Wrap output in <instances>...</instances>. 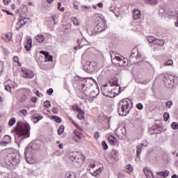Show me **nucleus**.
<instances>
[{"label":"nucleus","instance_id":"obj_12","mask_svg":"<svg viewBox=\"0 0 178 178\" xmlns=\"http://www.w3.org/2000/svg\"><path fill=\"white\" fill-rule=\"evenodd\" d=\"M102 92L103 95L105 97H109V98H112V94H111V90L108 88V84L104 85L101 88Z\"/></svg>","mask_w":178,"mask_h":178},{"label":"nucleus","instance_id":"obj_43","mask_svg":"<svg viewBox=\"0 0 178 178\" xmlns=\"http://www.w3.org/2000/svg\"><path fill=\"white\" fill-rule=\"evenodd\" d=\"M16 123V118H13L11 120H9L8 124L9 126H13Z\"/></svg>","mask_w":178,"mask_h":178},{"label":"nucleus","instance_id":"obj_2","mask_svg":"<svg viewBox=\"0 0 178 178\" xmlns=\"http://www.w3.org/2000/svg\"><path fill=\"white\" fill-rule=\"evenodd\" d=\"M133 108V102L129 99H124L118 104V113L121 116H126Z\"/></svg>","mask_w":178,"mask_h":178},{"label":"nucleus","instance_id":"obj_44","mask_svg":"<svg viewBox=\"0 0 178 178\" xmlns=\"http://www.w3.org/2000/svg\"><path fill=\"white\" fill-rule=\"evenodd\" d=\"M169 118H170L169 113H165L163 114V119L165 122H168V120H169Z\"/></svg>","mask_w":178,"mask_h":178},{"label":"nucleus","instance_id":"obj_61","mask_svg":"<svg viewBox=\"0 0 178 178\" xmlns=\"http://www.w3.org/2000/svg\"><path fill=\"white\" fill-rule=\"evenodd\" d=\"M3 1L5 5H8L9 2H10V0H3Z\"/></svg>","mask_w":178,"mask_h":178},{"label":"nucleus","instance_id":"obj_34","mask_svg":"<svg viewBox=\"0 0 178 178\" xmlns=\"http://www.w3.org/2000/svg\"><path fill=\"white\" fill-rule=\"evenodd\" d=\"M145 2L149 5H156V3H158V0H145Z\"/></svg>","mask_w":178,"mask_h":178},{"label":"nucleus","instance_id":"obj_33","mask_svg":"<svg viewBox=\"0 0 178 178\" xmlns=\"http://www.w3.org/2000/svg\"><path fill=\"white\" fill-rule=\"evenodd\" d=\"M51 118L53 119V120H54L56 123H62V118L56 116V115H54L51 117Z\"/></svg>","mask_w":178,"mask_h":178},{"label":"nucleus","instance_id":"obj_46","mask_svg":"<svg viewBox=\"0 0 178 178\" xmlns=\"http://www.w3.org/2000/svg\"><path fill=\"white\" fill-rule=\"evenodd\" d=\"M44 108H49L51 106V102L47 100L44 102Z\"/></svg>","mask_w":178,"mask_h":178},{"label":"nucleus","instance_id":"obj_9","mask_svg":"<svg viewBox=\"0 0 178 178\" xmlns=\"http://www.w3.org/2000/svg\"><path fill=\"white\" fill-rule=\"evenodd\" d=\"M21 76L24 79H33L34 77V72L29 69L24 68L21 71Z\"/></svg>","mask_w":178,"mask_h":178},{"label":"nucleus","instance_id":"obj_1","mask_svg":"<svg viewBox=\"0 0 178 178\" xmlns=\"http://www.w3.org/2000/svg\"><path fill=\"white\" fill-rule=\"evenodd\" d=\"M15 137L20 138H27L30 137V126L24 122H18L17 127L14 129Z\"/></svg>","mask_w":178,"mask_h":178},{"label":"nucleus","instance_id":"obj_6","mask_svg":"<svg viewBox=\"0 0 178 178\" xmlns=\"http://www.w3.org/2000/svg\"><path fill=\"white\" fill-rule=\"evenodd\" d=\"M147 40L149 44H153L154 45H158L159 47H163L165 45V40L163 39H158L154 36H148Z\"/></svg>","mask_w":178,"mask_h":178},{"label":"nucleus","instance_id":"obj_30","mask_svg":"<svg viewBox=\"0 0 178 178\" xmlns=\"http://www.w3.org/2000/svg\"><path fill=\"white\" fill-rule=\"evenodd\" d=\"M175 80V77L172 75H166L164 78V81H167L169 84Z\"/></svg>","mask_w":178,"mask_h":178},{"label":"nucleus","instance_id":"obj_31","mask_svg":"<svg viewBox=\"0 0 178 178\" xmlns=\"http://www.w3.org/2000/svg\"><path fill=\"white\" fill-rule=\"evenodd\" d=\"M65 178H76V173L71 172V171H68L65 173Z\"/></svg>","mask_w":178,"mask_h":178},{"label":"nucleus","instance_id":"obj_64","mask_svg":"<svg viewBox=\"0 0 178 178\" xmlns=\"http://www.w3.org/2000/svg\"><path fill=\"white\" fill-rule=\"evenodd\" d=\"M172 178H178V176L176 175H173L172 176Z\"/></svg>","mask_w":178,"mask_h":178},{"label":"nucleus","instance_id":"obj_47","mask_svg":"<svg viewBox=\"0 0 178 178\" xmlns=\"http://www.w3.org/2000/svg\"><path fill=\"white\" fill-rule=\"evenodd\" d=\"M102 145L104 149H105V150L108 149V144H106V142L105 140H103L102 142Z\"/></svg>","mask_w":178,"mask_h":178},{"label":"nucleus","instance_id":"obj_60","mask_svg":"<svg viewBox=\"0 0 178 178\" xmlns=\"http://www.w3.org/2000/svg\"><path fill=\"white\" fill-rule=\"evenodd\" d=\"M3 70V64H2L1 62H0V73Z\"/></svg>","mask_w":178,"mask_h":178},{"label":"nucleus","instance_id":"obj_25","mask_svg":"<svg viewBox=\"0 0 178 178\" xmlns=\"http://www.w3.org/2000/svg\"><path fill=\"white\" fill-rule=\"evenodd\" d=\"M35 40L40 44H42L45 41V37L42 34H39L35 37Z\"/></svg>","mask_w":178,"mask_h":178},{"label":"nucleus","instance_id":"obj_16","mask_svg":"<svg viewBox=\"0 0 178 178\" xmlns=\"http://www.w3.org/2000/svg\"><path fill=\"white\" fill-rule=\"evenodd\" d=\"M74 134L75 136H73L72 138L76 143H79L81 138H83V134L79 132L77 130L74 131Z\"/></svg>","mask_w":178,"mask_h":178},{"label":"nucleus","instance_id":"obj_8","mask_svg":"<svg viewBox=\"0 0 178 178\" xmlns=\"http://www.w3.org/2000/svg\"><path fill=\"white\" fill-rule=\"evenodd\" d=\"M95 168V164L92 163L89 165V172L91 175L94 176L95 177H98L99 175L102 173V170H104V166L100 167L99 168H97L96 170H91V169H94Z\"/></svg>","mask_w":178,"mask_h":178},{"label":"nucleus","instance_id":"obj_21","mask_svg":"<svg viewBox=\"0 0 178 178\" xmlns=\"http://www.w3.org/2000/svg\"><path fill=\"white\" fill-rule=\"evenodd\" d=\"M26 19H21L19 20V22L16 24L15 29L19 30V29H22L24 24H26Z\"/></svg>","mask_w":178,"mask_h":178},{"label":"nucleus","instance_id":"obj_53","mask_svg":"<svg viewBox=\"0 0 178 178\" xmlns=\"http://www.w3.org/2000/svg\"><path fill=\"white\" fill-rule=\"evenodd\" d=\"M136 108L137 109H139V111L143 110V104L141 103L137 104Z\"/></svg>","mask_w":178,"mask_h":178},{"label":"nucleus","instance_id":"obj_55","mask_svg":"<svg viewBox=\"0 0 178 178\" xmlns=\"http://www.w3.org/2000/svg\"><path fill=\"white\" fill-rule=\"evenodd\" d=\"M51 112H52L53 113L56 114V113H58V112H59V110H58V108L54 107V108L51 109Z\"/></svg>","mask_w":178,"mask_h":178},{"label":"nucleus","instance_id":"obj_54","mask_svg":"<svg viewBox=\"0 0 178 178\" xmlns=\"http://www.w3.org/2000/svg\"><path fill=\"white\" fill-rule=\"evenodd\" d=\"M100 137V135H99V132L98 131H96L95 133V135H94V138H95V140H98V138Z\"/></svg>","mask_w":178,"mask_h":178},{"label":"nucleus","instance_id":"obj_24","mask_svg":"<svg viewBox=\"0 0 178 178\" xmlns=\"http://www.w3.org/2000/svg\"><path fill=\"white\" fill-rule=\"evenodd\" d=\"M148 147V143H146L145 145H144V143H142L140 145H138L136 147V155L137 156H140V154H141V149L143 148V147Z\"/></svg>","mask_w":178,"mask_h":178},{"label":"nucleus","instance_id":"obj_51","mask_svg":"<svg viewBox=\"0 0 178 178\" xmlns=\"http://www.w3.org/2000/svg\"><path fill=\"white\" fill-rule=\"evenodd\" d=\"M5 90L6 91H8V92H10V91H12V88L10 87V85H6Z\"/></svg>","mask_w":178,"mask_h":178},{"label":"nucleus","instance_id":"obj_23","mask_svg":"<svg viewBox=\"0 0 178 178\" xmlns=\"http://www.w3.org/2000/svg\"><path fill=\"white\" fill-rule=\"evenodd\" d=\"M108 140L111 145H116V144H118V140L112 135H109L108 136Z\"/></svg>","mask_w":178,"mask_h":178},{"label":"nucleus","instance_id":"obj_63","mask_svg":"<svg viewBox=\"0 0 178 178\" xmlns=\"http://www.w3.org/2000/svg\"><path fill=\"white\" fill-rule=\"evenodd\" d=\"M47 3H52L54 2V0H47Z\"/></svg>","mask_w":178,"mask_h":178},{"label":"nucleus","instance_id":"obj_45","mask_svg":"<svg viewBox=\"0 0 178 178\" xmlns=\"http://www.w3.org/2000/svg\"><path fill=\"white\" fill-rule=\"evenodd\" d=\"M60 6H62V4L59 2L58 3V10H60V12H65V7L61 8Z\"/></svg>","mask_w":178,"mask_h":178},{"label":"nucleus","instance_id":"obj_5","mask_svg":"<svg viewBox=\"0 0 178 178\" xmlns=\"http://www.w3.org/2000/svg\"><path fill=\"white\" fill-rule=\"evenodd\" d=\"M111 58L112 63H117L120 65V66H124L125 65H127V60L123 57L119 56V54L113 52L111 54Z\"/></svg>","mask_w":178,"mask_h":178},{"label":"nucleus","instance_id":"obj_35","mask_svg":"<svg viewBox=\"0 0 178 178\" xmlns=\"http://www.w3.org/2000/svg\"><path fill=\"white\" fill-rule=\"evenodd\" d=\"M159 173L161 176H163V178L168 177L169 176V171L168 170L159 172Z\"/></svg>","mask_w":178,"mask_h":178},{"label":"nucleus","instance_id":"obj_15","mask_svg":"<svg viewBox=\"0 0 178 178\" xmlns=\"http://www.w3.org/2000/svg\"><path fill=\"white\" fill-rule=\"evenodd\" d=\"M12 143V138L10 136L6 135L3 138V141L0 142V145H6V144H10Z\"/></svg>","mask_w":178,"mask_h":178},{"label":"nucleus","instance_id":"obj_32","mask_svg":"<svg viewBox=\"0 0 178 178\" xmlns=\"http://www.w3.org/2000/svg\"><path fill=\"white\" fill-rule=\"evenodd\" d=\"M63 131H65V126L64 125H60L58 128V136L62 135Z\"/></svg>","mask_w":178,"mask_h":178},{"label":"nucleus","instance_id":"obj_11","mask_svg":"<svg viewBox=\"0 0 178 178\" xmlns=\"http://www.w3.org/2000/svg\"><path fill=\"white\" fill-rule=\"evenodd\" d=\"M119 156V152L116 150H113L108 155V161L110 163H115L116 162V159Z\"/></svg>","mask_w":178,"mask_h":178},{"label":"nucleus","instance_id":"obj_57","mask_svg":"<svg viewBox=\"0 0 178 178\" xmlns=\"http://www.w3.org/2000/svg\"><path fill=\"white\" fill-rule=\"evenodd\" d=\"M31 101L33 102V104H35V102H37V97H31Z\"/></svg>","mask_w":178,"mask_h":178},{"label":"nucleus","instance_id":"obj_40","mask_svg":"<svg viewBox=\"0 0 178 178\" xmlns=\"http://www.w3.org/2000/svg\"><path fill=\"white\" fill-rule=\"evenodd\" d=\"M13 59L14 62L17 63L18 66H22V63L19 62V57H17V56H15Z\"/></svg>","mask_w":178,"mask_h":178},{"label":"nucleus","instance_id":"obj_19","mask_svg":"<svg viewBox=\"0 0 178 178\" xmlns=\"http://www.w3.org/2000/svg\"><path fill=\"white\" fill-rule=\"evenodd\" d=\"M133 16L134 20H138L141 17V11L138 9H134L133 10Z\"/></svg>","mask_w":178,"mask_h":178},{"label":"nucleus","instance_id":"obj_59","mask_svg":"<svg viewBox=\"0 0 178 178\" xmlns=\"http://www.w3.org/2000/svg\"><path fill=\"white\" fill-rule=\"evenodd\" d=\"M97 6L98 8H104V3H99L97 4Z\"/></svg>","mask_w":178,"mask_h":178},{"label":"nucleus","instance_id":"obj_4","mask_svg":"<svg viewBox=\"0 0 178 178\" xmlns=\"http://www.w3.org/2000/svg\"><path fill=\"white\" fill-rule=\"evenodd\" d=\"M19 158L20 156L19 154L16 153H10L6 156V163H7L8 166H10V165L16 166V165L19 164L20 162Z\"/></svg>","mask_w":178,"mask_h":178},{"label":"nucleus","instance_id":"obj_37","mask_svg":"<svg viewBox=\"0 0 178 178\" xmlns=\"http://www.w3.org/2000/svg\"><path fill=\"white\" fill-rule=\"evenodd\" d=\"M125 169H127L128 170V172H133V170H134L133 165L131 164H127L125 166Z\"/></svg>","mask_w":178,"mask_h":178},{"label":"nucleus","instance_id":"obj_39","mask_svg":"<svg viewBox=\"0 0 178 178\" xmlns=\"http://www.w3.org/2000/svg\"><path fill=\"white\" fill-rule=\"evenodd\" d=\"M41 119H42V116L39 115V116H35L33 118V122L35 123H37L38 122H40V120H41Z\"/></svg>","mask_w":178,"mask_h":178},{"label":"nucleus","instance_id":"obj_41","mask_svg":"<svg viewBox=\"0 0 178 178\" xmlns=\"http://www.w3.org/2000/svg\"><path fill=\"white\" fill-rule=\"evenodd\" d=\"M171 127L172 129H173V130H177L178 129V123L177 122H172L171 124Z\"/></svg>","mask_w":178,"mask_h":178},{"label":"nucleus","instance_id":"obj_14","mask_svg":"<svg viewBox=\"0 0 178 178\" xmlns=\"http://www.w3.org/2000/svg\"><path fill=\"white\" fill-rule=\"evenodd\" d=\"M108 84L111 86V87H113V86H115V88L113 90L114 91H118V86H120L118 84V78L113 77L108 80Z\"/></svg>","mask_w":178,"mask_h":178},{"label":"nucleus","instance_id":"obj_50","mask_svg":"<svg viewBox=\"0 0 178 178\" xmlns=\"http://www.w3.org/2000/svg\"><path fill=\"white\" fill-rule=\"evenodd\" d=\"M46 92H47V95H52V94L54 93V89L49 88L47 90Z\"/></svg>","mask_w":178,"mask_h":178},{"label":"nucleus","instance_id":"obj_26","mask_svg":"<svg viewBox=\"0 0 178 178\" xmlns=\"http://www.w3.org/2000/svg\"><path fill=\"white\" fill-rule=\"evenodd\" d=\"M77 111H79V113L77 114V118L79 119V120H84V111H83L81 109L79 108V107H76Z\"/></svg>","mask_w":178,"mask_h":178},{"label":"nucleus","instance_id":"obj_52","mask_svg":"<svg viewBox=\"0 0 178 178\" xmlns=\"http://www.w3.org/2000/svg\"><path fill=\"white\" fill-rule=\"evenodd\" d=\"M20 113H22V115H23V116H27V110H26L24 108L21 110Z\"/></svg>","mask_w":178,"mask_h":178},{"label":"nucleus","instance_id":"obj_17","mask_svg":"<svg viewBox=\"0 0 178 178\" xmlns=\"http://www.w3.org/2000/svg\"><path fill=\"white\" fill-rule=\"evenodd\" d=\"M115 134L117 135L118 138H123V136H124V129L122 128H117L115 131Z\"/></svg>","mask_w":178,"mask_h":178},{"label":"nucleus","instance_id":"obj_22","mask_svg":"<svg viewBox=\"0 0 178 178\" xmlns=\"http://www.w3.org/2000/svg\"><path fill=\"white\" fill-rule=\"evenodd\" d=\"M33 47V40L31 38L28 39L24 48L26 51H31V48Z\"/></svg>","mask_w":178,"mask_h":178},{"label":"nucleus","instance_id":"obj_27","mask_svg":"<svg viewBox=\"0 0 178 178\" xmlns=\"http://www.w3.org/2000/svg\"><path fill=\"white\" fill-rule=\"evenodd\" d=\"M69 120H70V123L74 124V126H75V127L76 129H78V130H80V131H84V129L81 127H80V125H79V124H77L76 122H74V120H73V119H72V118H69Z\"/></svg>","mask_w":178,"mask_h":178},{"label":"nucleus","instance_id":"obj_36","mask_svg":"<svg viewBox=\"0 0 178 178\" xmlns=\"http://www.w3.org/2000/svg\"><path fill=\"white\" fill-rule=\"evenodd\" d=\"M81 9L83 12H89V10H91V7L86 6H82Z\"/></svg>","mask_w":178,"mask_h":178},{"label":"nucleus","instance_id":"obj_62","mask_svg":"<svg viewBox=\"0 0 178 178\" xmlns=\"http://www.w3.org/2000/svg\"><path fill=\"white\" fill-rule=\"evenodd\" d=\"M58 148H59L60 149H62L63 148V144H62V143L59 144V145H58Z\"/></svg>","mask_w":178,"mask_h":178},{"label":"nucleus","instance_id":"obj_10","mask_svg":"<svg viewBox=\"0 0 178 178\" xmlns=\"http://www.w3.org/2000/svg\"><path fill=\"white\" fill-rule=\"evenodd\" d=\"M95 29L97 33H102V31H105L106 30V22L102 19L99 23L96 25Z\"/></svg>","mask_w":178,"mask_h":178},{"label":"nucleus","instance_id":"obj_38","mask_svg":"<svg viewBox=\"0 0 178 178\" xmlns=\"http://www.w3.org/2000/svg\"><path fill=\"white\" fill-rule=\"evenodd\" d=\"M134 55H138V49L137 48H134L131 51V56H134Z\"/></svg>","mask_w":178,"mask_h":178},{"label":"nucleus","instance_id":"obj_48","mask_svg":"<svg viewBox=\"0 0 178 178\" xmlns=\"http://www.w3.org/2000/svg\"><path fill=\"white\" fill-rule=\"evenodd\" d=\"M164 65L165 66H172V65H173V60H168V61H166V63Z\"/></svg>","mask_w":178,"mask_h":178},{"label":"nucleus","instance_id":"obj_13","mask_svg":"<svg viewBox=\"0 0 178 178\" xmlns=\"http://www.w3.org/2000/svg\"><path fill=\"white\" fill-rule=\"evenodd\" d=\"M94 65H95V63L94 62L92 63V62L87 61L86 63L85 67L87 72H88V73H92V72L95 70V66H94Z\"/></svg>","mask_w":178,"mask_h":178},{"label":"nucleus","instance_id":"obj_18","mask_svg":"<svg viewBox=\"0 0 178 178\" xmlns=\"http://www.w3.org/2000/svg\"><path fill=\"white\" fill-rule=\"evenodd\" d=\"M1 38L6 42H9V41L12 40V32H8V33H3L1 36Z\"/></svg>","mask_w":178,"mask_h":178},{"label":"nucleus","instance_id":"obj_42","mask_svg":"<svg viewBox=\"0 0 178 178\" xmlns=\"http://www.w3.org/2000/svg\"><path fill=\"white\" fill-rule=\"evenodd\" d=\"M6 178H17V175L15 173L11 172L7 175Z\"/></svg>","mask_w":178,"mask_h":178},{"label":"nucleus","instance_id":"obj_7","mask_svg":"<svg viewBox=\"0 0 178 178\" xmlns=\"http://www.w3.org/2000/svg\"><path fill=\"white\" fill-rule=\"evenodd\" d=\"M29 97V92L26 90H21L17 94V99L19 102H24Z\"/></svg>","mask_w":178,"mask_h":178},{"label":"nucleus","instance_id":"obj_56","mask_svg":"<svg viewBox=\"0 0 178 178\" xmlns=\"http://www.w3.org/2000/svg\"><path fill=\"white\" fill-rule=\"evenodd\" d=\"M35 94L37 95V97H39L40 98H41V97H42V94L41 92H40V91H38V90H35Z\"/></svg>","mask_w":178,"mask_h":178},{"label":"nucleus","instance_id":"obj_49","mask_svg":"<svg viewBox=\"0 0 178 178\" xmlns=\"http://www.w3.org/2000/svg\"><path fill=\"white\" fill-rule=\"evenodd\" d=\"M173 105V102L172 101H168L166 102V108H170Z\"/></svg>","mask_w":178,"mask_h":178},{"label":"nucleus","instance_id":"obj_28","mask_svg":"<svg viewBox=\"0 0 178 178\" xmlns=\"http://www.w3.org/2000/svg\"><path fill=\"white\" fill-rule=\"evenodd\" d=\"M143 172H144L145 175L146 176L147 178L152 177V176H153L152 172H151V170H149L148 168H145L143 169Z\"/></svg>","mask_w":178,"mask_h":178},{"label":"nucleus","instance_id":"obj_29","mask_svg":"<svg viewBox=\"0 0 178 178\" xmlns=\"http://www.w3.org/2000/svg\"><path fill=\"white\" fill-rule=\"evenodd\" d=\"M110 92L112 95V98L115 97V95H118V94L120 93V86H117V91H115L113 89L110 90Z\"/></svg>","mask_w":178,"mask_h":178},{"label":"nucleus","instance_id":"obj_58","mask_svg":"<svg viewBox=\"0 0 178 178\" xmlns=\"http://www.w3.org/2000/svg\"><path fill=\"white\" fill-rule=\"evenodd\" d=\"M73 24L74 26H79V21L77 19H74L73 20Z\"/></svg>","mask_w":178,"mask_h":178},{"label":"nucleus","instance_id":"obj_20","mask_svg":"<svg viewBox=\"0 0 178 178\" xmlns=\"http://www.w3.org/2000/svg\"><path fill=\"white\" fill-rule=\"evenodd\" d=\"M40 54H42V55H44L46 60H47V62H52V60H54L52 56L49 55V53H48L47 51H40Z\"/></svg>","mask_w":178,"mask_h":178},{"label":"nucleus","instance_id":"obj_3","mask_svg":"<svg viewBox=\"0 0 178 178\" xmlns=\"http://www.w3.org/2000/svg\"><path fill=\"white\" fill-rule=\"evenodd\" d=\"M68 155L72 162L80 163V165H83L86 161V156L79 152H70Z\"/></svg>","mask_w":178,"mask_h":178}]
</instances>
